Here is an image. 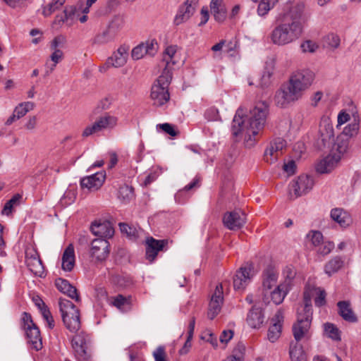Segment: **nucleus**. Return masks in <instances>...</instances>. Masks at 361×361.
I'll use <instances>...</instances> for the list:
<instances>
[{
    "mask_svg": "<svg viewBox=\"0 0 361 361\" xmlns=\"http://www.w3.org/2000/svg\"><path fill=\"white\" fill-rule=\"evenodd\" d=\"M268 114L269 105L265 102H257L247 115H245L243 108H238L232 121L233 135L237 137L245 131L248 137L246 142L252 145L255 141V137L264 127Z\"/></svg>",
    "mask_w": 361,
    "mask_h": 361,
    "instance_id": "obj_1",
    "label": "nucleus"
},
{
    "mask_svg": "<svg viewBox=\"0 0 361 361\" xmlns=\"http://www.w3.org/2000/svg\"><path fill=\"white\" fill-rule=\"evenodd\" d=\"M303 11V5L297 4L283 15L271 32V40L274 44L286 45L299 38L305 21Z\"/></svg>",
    "mask_w": 361,
    "mask_h": 361,
    "instance_id": "obj_2",
    "label": "nucleus"
},
{
    "mask_svg": "<svg viewBox=\"0 0 361 361\" xmlns=\"http://www.w3.org/2000/svg\"><path fill=\"white\" fill-rule=\"evenodd\" d=\"M314 73L310 69L293 73L288 82L283 84L276 92L274 100L277 106L286 108L302 97L303 93L312 85Z\"/></svg>",
    "mask_w": 361,
    "mask_h": 361,
    "instance_id": "obj_3",
    "label": "nucleus"
},
{
    "mask_svg": "<svg viewBox=\"0 0 361 361\" xmlns=\"http://www.w3.org/2000/svg\"><path fill=\"white\" fill-rule=\"evenodd\" d=\"M314 290V288H305L302 303L297 308V320L292 327L294 338H302L309 336L313 314L312 298Z\"/></svg>",
    "mask_w": 361,
    "mask_h": 361,
    "instance_id": "obj_4",
    "label": "nucleus"
},
{
    "mask_svg": "<svg viewBox=\"0 0 361 361\" xmlns=\"http://www.w3.org/2000/svg\"><path fill=\"white\" fill-rule=\"evenodd\" d=\"M171 80L172 73H170L167 68L162 71L161 74L154 81L150 93V97L154 106H161L169 101V86Z\"/></svg>",
    "mask_w": 361,
    "mask_h": 361,
    "instance_id": "obj_5",
    "label": "nucleus"
},
{
    "mask_svg": "<svg viewBox=\"0 0 361 361\" xmlns=\"http://www.w3.org/2000/svg\"><path fill=\"white\" fill-rule=\"evenodd\" d=\"M59 305L65 326L71 332L76 333L80 327L79 310L71 301L63 298L59 299Z\"/></svg>",
    "mask_w": 361,
    "mask_h": 361,
    "instance_id": "obj_6",
    "label": "nucleus"
},
{
    "mask_svg": "<svg viewBox=\"0 0 361 361\" xmlns=\"http://www.w3.org/2000/svg\"><path fill=\"white\" fill-rule=\"evenodd\" d=\"M124 23L125 20L123 16H114L109 22L106 28L95 35L93 39V44L101 45L114 42Z\"/></svg>",
    "mask_w": 361,
    "mask_h": 361,
    "instance_id": "obj_7",
    "label": "nucleus"
},
{
    "mask_svg": "<svg viewBox=\"0 0 361 361\" xmlns=\"http://www.w3.org/2000/svg\"><path fill=\"white\" fill-rule=\"evenodd\" d=\"M117 122V118L109 114H105L101 116L92 125L87 126L83 132L82 137H88L94 133L100 132L104 129L114 128Z\"/></svg>",
    "mask_w": 361,
    "mask_h": 361,
    "instance_id": "obj_8",
    "label": "nucleus"
},
{
    "mask_svg": "<svg viewBox=\"0 0 361 361\" xmlns=\"http://www.w3.org/2000/svg\"><path fill=\"white\" fill-rule=\"evenodd\" d=\"M246 223V214L240 209L226 212L223 216V224L231 231L239 230Z\"/></svg>",
    "mask_w": 361,
    "mask_h": 361,
    "instance_id": "obj_9",
    "label": "nucleus"
},
{
    "mask_svg": "<svg viewBox=\"0 0 361 361\" xmlns=\"http://www.w3.org/2000/svg\"><path fill=\"white\" fill-rule=\"evenodd\" d=\"M169 240H157L153 237H147L145 244V256L149 262H153L159 251H166L168 247Z\"/></svg>",
    "mask_w": 361,
    "mask_h": 361,
    "instance_id": "obj_10",
    "label": "nucleus"
},
{
    "mask_svg": "<svg viewBox=\"0 0 361 361\" xmlns=\"http://www.w3.org/2000/svg\"><path fill=\"white\" fill-rule=\"evenodd\" d=\"M105 179L106 172L104 171L94 173L80 179V188L82 190H87L88 192L97 191L102 186Z\"/></svg>",
    "mask_w": 361,
    "mask_h": 361,
    "instance_id": "obj_11",
    "label": "nucleus"
},
{
    "mask_svg": "<svg viewBox=\"0 0 361 361\" xmlns=\"http://www.w3.org/2000/svg\"><path fill=\"white\" fill-rule=\"evenodd\" d=\"M158 49L159 45L155 39L148 40L134 47L131 51V56L134 60H139L146 54L153 56L157 52Z\"/></svg>",
    "mask_w": 361,
    "mask_h": 361,
    "instance_id": "obj_12",
    "label": "nucleus"
},
{
    "mask_svg": "<svg viewBox=\"0 0 361 361\" xmlns=\"http://www.w3.org/2000/svg\"><path fill=\"white\" fill-rule=\"evenodd\" d=\"M90 255L95 258L97 262H104L109 255V243L102 238H97L92 240L91 244Z\"/></svg>",
    "mask_w": 361,
    "mask_h": 361,
    "instance_id": "obj_13",
    "label": "nucleus"
},
{
    "mask_svg": "<svg viewBox=\"0 0 361 361\" xmlns=\"http://www.w3.org/2000/svg\"><path fill=\"white\" fill-rule=\"evenodd\" d=\"M314 181L309 175H301L291 183V189L295 197H300L309 192L313 188Z\"/></svg>",
    "mask_w": 361,
    "mask_h": 361,
    "instance_id": "obj_14",
    "label": "nucleus"
},
{
    "mask_svg": "<svg viewBox=\"0 0 361 361\" xmlns=\"http://www.w3.org/2000/svg\"><path fill=\"white\" fill-rule=\"evenodd\" d=\"M277 281V275L271 269H268L263 274L262 281V301L265 305L270 302L269 294L273 290L272 288L276 286Z\"/></svg>",
    "mask_w": 361,
    "mask_h": 361,
    "instance_id": "obj_15",
    "label": "nucleus"
},
{
    "mask_svg": "<svg viewBox=\"0 0 361 361\" xmlns=\"http://www.w3.org/2000/svg\"><path fill=\"white\" fill-rule=\"evenodd\" d=\"M21 326L25 332L27 338H42L40 331L34 323L30 313L24 312L21 317Z\"/></svg>",
    "mask_w": 361,
    "mask_h": 361,
    "instance_id": "obj_16",
    "label": "nucleus"
},
{
    "mask_svg": "<svg viewBox=\"0 0 361 361\" xmlns=\"http://www.w3.org/2000/svg\"><path fill=\"white\" fill-rule=\"evenodd\" d=\"M128 52L125 47H119L116 51H115L111 56H110L104 63V65L100 68V71L103 69L109 68L110 67L119 68L124 66L127 61Z\"/></svg>",
    "mask_w": 361,
    "mask_h": 361,
    "instance_id": "obj_17",
    "label": "nucleus"
},
{
    "mask_svg": "<svg viewBox=\"0 0 361 361\" xmlns=\"http://www.w3.org/2000/svg\"><path fill=\"white\" fill-rule=\"evenodd\" d=\"M253 269L250 264L240 267L233 276V287L235 290H243L251 279L250 271Z\"/></svg>",
    "mask_w": 361,
    "mask_h": 361,
    "instance_id": "obj_18",
    "label": "nucleus"
},
{
    "mask_svg": "<svg viewBox=\"0 0 361 361\" xmlns=\"http://www.w3.org/2000/svg\"><path fill=\"white\" fill-rule=\"evenodd\" d=\"M334 140L333 126L328 123L320 126L319 135L316 141V146L322 150Z\"/></svg>",
    "mask_w": 361,
    "mask_h": 361,
    "instance_id": "obj_19",
    "label": "nucleus"
},
{
    "mask_svg": "<svg viewBox=\"0 0 361 361\" xmlns=\"http://www.w3.org/2000/svg\"><path fill=\"white\" fill-rule=\"evenodd\" d=\"M55 286L60 292L66 294L71 299L75 300L76 302L81 301L77 288L71 284L68 280L58 278L55 280Z\"/></svg>",
    "mask_w": 361,
    "mask_h": 361,
    "instance_id": "obj_20",
    "label": "nucleus"
},
{
    "mask_svg": "<svg viewBox=\"0 0 361 361\" xmlns=\"http://www.w3.org/2000/svg\"><path fill=\"white\" fill-rule=\"evenodd\" d=\"M25 262L29 270L35 276L42 277L44 274V269L39 255L35 252L31 255H26Z\"/></svg>",
    "mask_w": 361,
    "mask_h": 361,
    "instance_id": "obj_21",
    "label": "nucleus"
},
{
    "mask_svg": "<svg viewBox=\"0 0 361 361\" xmlns=\"http://www.w3.org/2000/svg\"><path fill=\"white\" fill-rule=\"evenodd\" d=\"M341 159L339 154H329L324 157L322 160L317 164L316 171L319 173H330L338 164Z\"/></svg>",
    "mask_w": 361,
    "mask_h": 361,
    "instance_id": "obj_22",
    "label": "nucleus"
},
{
    "mask_svg": "<svg viewBox=\"0 0 361 361\" xmlns=\"http://www.w3.org/2000/svg\"><path fill=\"white\" fill-rule=\"evenodd\" d=\"M330 216L343 228H346L353 224V218L350 214L343 208L332 209Z\"/></svg>",
    "mask_w": 361,
    "mask_h": 361,
    "instance_id": "obj_23",
    "label": "nucleus"
},
{
    "mask_svg": "<svg viewBox=\"0 0 361 361\" xmlns=\"http://www.w3.org/2000/svg\"><path fill=\"white\" fill-rule=\"evenodd\" d=\"M91 231L94 235L99 236L100 238H110L114 234V229L109 221L103 223H92L91 225Z\"/></svg>",
    "mask_w": 361,
    "mask_h": 361,
    "instance_id": "obj_24",
    "label": "nucleus"
},
{
    "mask_svg": "<svg viewBox=\"0 0 361 361\" xmlns=\"http://www.w3.org/2000/svg\"><path fill=\"white\" fill-rule=\"evenodd\" d=\"M338 314L342 319L350 323H355L357 321V317L354 313L351 303L348 300H341L337 302Z\"/></svg>",
    "mask_w": 361,
    "mask_h": 361,
    "instance_id": "obj_25",
    "label": "nucleus"
},
{
    "mask_svg": "<svg viewBox=\"0 0 361 361\" xmlns=\"http://www.w3.org/2000/svg\"><path fill=\"white\" fill-rule=\"evenodd\" d=\"M264 313L262 308L252 306L247 316V323L252 329H259L264 322Z\"/></svg>",
    "mask_w": 361,
    "mask_h": 361,
    "instance_id": "obj_26",
    "label": "nucleus"
},
{
    "mask_svg": "<svg viewBox=\"0 0 361 361\" xmlns=\"http://www.w3.org/2000/svg\"><path fill=\"white\" fill-rule=\"evenodd\" d=\"M210 10L216 21L223 23L227 17V9L224 0H212Z\"/></svg>",
    "mask_w": 361,
    "mask_h": 361,
    "instance_id": "obj_27",
    "label": "nucleus"
},
{
    "mask_svg": "<svg viewBox=\"0 0 361 361\" xmlns=\"http://www.w3.org/2000/svg\"><path fill=\"white\" fill-rule=\"evenodd\" d=\"M302 340H292L289 347L291 361H307V355L301 343Z\"/></svg>",
    "mask_w": 361,
    "mask_h": 361,
    "instance_id": "obj_28",
    "label": "nucleus"
},
{
    "mask_svg": "<svg viewBox=\"0 0 361 361\" xmlns=\"http://www.w3.org/2000/svg\"><path fill=\"white\" fill-rule=\"evenodd\" d=\"M71 345L78 359L86 360L90 358V343L87 340H71Z\"/></svg>",
    "mask_w": 361,
    "mask_h": 361,
    "instance_id": "obj_29",
    "label": "nucleus"
},
{
    "mask_svg": "<svg viewBox=\"0 0 361 361\" xmlns=\"http://www.w3.org/2000/svg\"><path fill=\"white\" fill-rule=\"evenodd\" d=\"M289 290L290 288L288 287L287 284H280L269 292V299L271 298V300L275 305H279L282 303Z\"/></svg>",
    "mask_w": 361,
    "mask_h": 361,
    "instance_id": "obj_30",
    "label": "nucleus"
},
{
    "mask_svg": "<svg viewBox=\"0 0 361 361\" xmlns=\"http://www.w3.org/2000/svg\"><path fill=\"white\" fill-rule=\"evenodd\" d=\"M75 264V252L73 247L70 245L64 250L62 256V269L66 271H71Z\"/></svg>",
    "mask_w": 361,
    "mask_h": 361,
    "instance_id": "obj_31",
    "label": "nucleus"
},
{
    "mask_svg": "<svg viewBox=\"0 0 361 361\" xmlns=\"http://www.w3.org/2000/svg\"><path fill=\"white\" fill-rule=\"evenodd\" d=\"M194 13L195 8H192L191 6L187 7L184 4L180 5L174 18L173 23L176 25H179L186 22L194 14Z\"/></svg>",
    "mask_w": 361,
    "mask_h": 361,
    "instance_id": "obj_32",
    "label": "nucleus"
},
{
    "mask_svg": "<svg viewBox=\"0 0 361 361\" xmlns=\"http://www.w3.org/2000/svg\"><path fill=\"white\" fill-rule=\"evenodd\" d=\"M111 304L122 312H128L132 309L131 296L126 297L118 294L113 298Z\"/></svg>",
    "mask_w": 361,
    "mask_h": 361,
    "instance_id": "obj_33",
    "label": "nucleus"
},
{
    "mask_svg": "<svg viewBox=\"0 0 361 361\" xmlns=\"http://www.w3.org/2000/svg\"><path fill=\"white\" fill-rule=\"evenodd\" d=\"M176 53V46H169L167 47L164 52L163 60L160 64V66H164L163 70H165L168 68V70L170 73H172V67L176 63V62L173 60V57Z\"/></svg>",
    "mask_w": 361,
    "mask_h": 361,
    "instance_id": "obj_34",
    "label": "nucleus"
},
{
    "mask_svg": "<svg viewBox=\"0 0 361 361\" xmlns=\"http://www.w3.org/2000/svg\"><path fill=\"white\" fill-rule=\"evenodd\" d=\"M344 264V260L338 256H336L329 260L324 266V271L328 276L338 271Z\"/></svg>",
    "mask_w": 361,
    "mask_h": 361,
    "instance_id": "obj_35",
    "label": "nucleus"
},
{
    "mask_svg": "<svg viewBox=\"0 0 361 361\" xmlns=\"http://www.w3.org/2000/svg\"><path fill=\"white\" fill-rule=\"evenodd\" d=\"M22 195L19 193L15 194L9 200H8L4 206L1 214L9 216L13 212V208L19 205Z\"/></svg>",
    "mask_w": 361,
    "mask_h": 361,
    "instance_id": "obj_36",
    "label": "nucleus"
},
{
    "mask_svg": "<svg viewBox=\"0 0 361 361\" xmlns=\"http://www.w3.org/2000/svg\"><path fill=\"white\" fill-rule=\"evenodd\" d=\"M133 188L128 185H121L118 192V197L123 202H129L134 196Z\"/></svg>",
    "mask_w": 361,
    "mask_h": 361,
    "instance_id": "obj_37",
    "label": "nucleus"
},
{
    "mask_svg": "<svg viewBox=\"0 0 361 361\" xmlns=\"http://www.w3.org/2000/svg\"><path fill=\"white\" fill-rule=\"evenodd\" d=\"M223 302L211 299L209 304L207 317L209 319H214L221 310Z\"/></svg>",
    "mask_w": 361,
    "mask_h": 361,
    "instance_id": "obj_38",
    "label": "nucleus"
},
{
    "mask_svg": "<svg viewBox=\"0 0 361 361\" xmlns=\"http://www.w3.org/2000/svg\"><path fill=\"white\" fill-rule=\"evenodd\" d=\"M324 331L329 338H341V332L334 324L328 322L324 324Z\"/></svg>",
    "mask_w": 361,
    "mask_h": 361,
    "instance_id": "obj_39",
    "label": "nucleus"
},
{
    "mask_svg": "<svg viewBox=\"0 0 361 361\" xmlns=\"http://www.w3.org/2000/svg\"><path fill=\"white\" fill-rule=\"evenodd\" d=\"M66 0H52L47 7H44L42 13L45 17L50 16L52 13L59 9L65 3Z\"/></svg>",
    "mask_w": 361,
    "mask_h": 361,
    "instance_id": "obj_40",
    "label": "nucleus"
},
{
    "mask_svg": "<svg viewBox=\"0 0 361 361\" xmlns=\"http://www.w3.org/2000/svg\"><path fill=\"white\" fill-rule=\"evenodd\" d=\"M282 324L280 321L274 323L269 326L267 338H279L281 336Z\"/></svg>",
    "mask_w": 361,
    "mask_h": 361,
    "instance_id": "obj_41",
    "label": "nucleus"
},
{
    "mask_svg": "<svg viewBox=\"0 0 361 361\" xmlns=\"http://www.w3.org/2000/svg\"><path fill=\"white\" fill-rule=\"evenodd\" d=\"M359 126V121L355 119V121L353 123L345 127L343 131V135L350 137L355 136L358 133Z\"/></svg>",
    "mask_w": 361,
    "mask_h": 361,
    "instance_id": "obj_42",
    "label": "nucleus"
},
{
    "mask_svg": "<svg viewBox=\"0 0 361 361\" xmlns=\"http://www.w3.org/2000/svg\"><path fill=\"white\" fill-rule=\"evenodd\" d=\"M279 154L275 148L270 144V146L264 152V159L267 162L273 163L276 161Z\"/></svg>",
    "mask_w": 361,
    "mask_h": 361,
    "instance_id": "obj_43",
    "label": "nucleus"
},
{
    "mask_svg": "<svg viewBox=\"0 0 361 361\" xmlns=\"http://www.w3.org/2000/svg\"><path fill=\"white\" fill-rule=\"evenodd\" d=\"M66 42V39L63 35H58L51 42L50 48L52 50H60L59 48H63Z\"/></svg>",
    "mask_w": 361,
    "mask_h": 361,
    "instance_id": "obj_44",
    "label": "nucleus"
},
{
    "mask_svg": "<svg viewBox=\"0 0 361 361\" xmlns=\"http://www.w3.org/2000/svg\"><path fill=\"white\" fill-rule=\"evenodd\" d=\"M41 314L47 323V326L50 329H53L55 326V322L49 309H44Z\"/></svg>",
    "mask_w": 361,
    "mask_h": 361,
    "instance_id": "obj_45",
    "label": "nucleus"
},
{
    "mask_svg": "<svg viewBox=\"0 0 361 361\" xmlns=\"http://www.w3.org/2000/svg\"><path fill=\"white\" fill-rule=\"evenodd\" d=\"M300 47L303 52H314L318 48V45L312 40H306L301 44Z\"/></svg>",
    "mask_w": 361,
    "mask_h": 361,
    "instance_id": "obj_46",
    "label": "nucleus"
},
{
    "mask_svg": "<svg viewBox=\"0 0 361 361\" xmlns=\"http://www.w3.org/2000/svg\"><path fill=\"white\" fill-rule=\"evenodd\" d=\"M157 128L161 129L164 133L171 136L174 137L177 135V131L174 129L173 126L170 123H165L162 124H158L157 126Z\"/></svg>",
    "mask_w": 361,
    "mask_h": 361,
    "instance_id": "obj_47",
    "label": "nucleus"
},
{
    "mask_svg": "<svg viewBox=\"0 0 361 361\" xmlns=\"http://www.w3.org/2000/svg\"><path fill=\"white\" fill-rule=\"evenodd\" d=\"M326 42L332 48H337L340 44V38L335 34H329L326 38Z\"/></svg>",
    "mask_w": 361,
    "mask_h": 361,
    "instance_id": "obj_48",
    "label": "nucleus"
},
{
    "mask_svg": "<svg viewBox=\"0 0 361 361\" xmlns=\"http://www.w3.org/2000/svg\"><path fill=\"white\" fill-rule=\"evenodd\" d=\"M120 230L122 233H125L128 236L130 237H135L136 236V230L134 228L130 227L126 223H120L119 224Z\"/></svg>",
    "mask_w": 361,
    "mask_h": 361,
    "instance_id": "obj_49",
    "label": "nucleus"
},
{
    "mask_svg": "<svg viewBox=\"0 0 361 361\" xmlns=\"http://www.w3.org/2000/svg\"><path fill=\"white\" fill-rule=\"evenodd\" d=\"M245 351V345L242 342H238L236 347L233 349V355L235 357H238L240 360L243 361Z\"/></svg>",
    "mask_w": 361,
    "mask_h": 361,
    "instance_id": "obj_50",
    "label": "nucleus"
},
{
    "mask_svg": "<svg viewBox=\"0 0 361 361\" xmlns=\"http://www.w3.org/2000/svg\"><path fill=\"white\" fill-rule=\"evenodd\" d=\"M155 361H167L166 359L165 349L163 346L158 347L153 353Z\"/></svg>",
    "mask_w": 361,
    "mask_h": 361,
    "instance_id": "obj_51",
    "label": "nucleus"
},
{
    "mask_svg": "<svg viewBox=\"0 0 361 361\" xmlns=\"http://www.w3.org/2000/svg\"><path fill=\"white\" fill-rule=\"evenodd\" d=\"M272 8L269 5V3H266L262 0L258 5L257 13L260 16H264Z\"/></svg>",
    "mask_w": 361,
    "mask_h": 361,
    "instance_id": "obj_52",
    "label": "nucleus"
},
{
    "mask_svg": "<svg viewBox=\"0 0 361 361\" xmlns=\"http://www.w3.org/2000/svg\"><path fill=\"white\" fill-rule=\"evenodd\" d=\"M314 304L317 307H322L326 304V292L324 290L319 289V293L314 298Z\"/></svg>",
    "mask_w": 361,
    "mask_h": 361,
    "instance_id": "obj_53",
    "label": "nucleus"
},
{
    "mask_svg": "<svg viewBox=\"0 0 361 361\" xmlns=\"http://www.w3.org/2000/svg\"><path fill=\"white\" fill-rule=\"evenodd\" d=\"M283 170L289 175H293L295 173L296 164L294 160H290L285 163L283 166Z\"/></svg>",
    "mask_w": 361,
    "mask_h": 361,
    "instance_id": "obj_54",
    "label": "nucleus"
},
{
    "mask_svg": "<svg viewBox=\"0 0 361 361\" xmlns=\"http://www.w3.org/2000/svg\"><path fill=\"white\" fill-rule=\"evenodd\" d=\"M311 240L314 245H318L323 240V235L320 231H311Z\"/></svg>",
    "mask_w": 361,
    "mask_h": 361,
    "instance_id": "obj_55",
    "label": "nucleus"
},
{
    "mask_svg": "<svg viewBox=\"0 0 361 361\" xmlns=\"http://www.w3.org/2000/svg\"><path fill=\"white\" fill-rule=\"evenodd\" d=\"M336 145L338 153L343 154L347 151L348 142V140H341L340 137H338Z\"/></svg>",
    "mask_w": 361,
    "mask_h": 361,
    "instance_id": "obj_56",
    "label": "nucleus"
},
{
    "mask_svg": "<svg viewBox=\"0 0 361 361\" xmlns=\"http://www.w3.org/2000/svg\"><path fill=\"white\" fill-rule=\"evenodd\" d=\"M211 299L221 301V302L224 301L223 287H222L221 284L217 285L216 286L214 293H213Z\"/></svg>",
    "mask_w": 361,
    "mask_h": 361,
    "instance_id": "obj_57",
    "label": "nucleus"
},
{
    "mask_svg": "<svg viewBox=\"0 0 361 361\" xmlns=\"http://www.w3.org/2000/svg\"><path fill=\"white\" fill-rule=\"evenodd\" d=\"M76 11H77V9L75 6H66V8L63 11V15L65 16V18H66L67 20L68 19L73 20Z\"/></svg>",
    "mask_w": 361,
    "mask_h": 361,
    "instance_id": "obj_58",
    "label": "nucleus"
},
{
    "mask_svg": "<svg viewBox=\"0 0 361 361\" xmlns=\"http://www.w3.org/2000/svg\"><path fill=\"white\" fill-rule=\"evenodd\" d=\"M27 347L35 349L36 351L41 350L43 347L42 340H27Z\"/></svg>",
    "mask_w": 361,
    "mask_h": 361,
    "instance_id": "obj_59",
    "label": "nucleus"
},
{
    "mask_svg": "<svg viewBox=\"0 0 361 361\" xmlns=\"http://www.w3.org/2000/svg\"><path fill=\"white\" fill-rule=\"evenodd\" d=\"M284 274L287 282L286 284L288 286L291 281L295 278V271L291 267H286L284 270Z\"/></svg>",
    "mask_w": 361,
    "mask_h": 361,
    "instance_id": "obj_60",
    "label": "nucleus"
},
{
    "mask_svg": "<svg viewBox=\"0 0 361 361\" xmlns=\"http://www.w3.org/2000/svg\"><path fill=\"white\" fill-rule=\"evenodd\" d=\"M334 244L332 242L326 243L322 247L319 249V252L322 255H326L331 252V251L334 249Z\"/></svg>",
    "mask_w": 361,
    "mask_h": 361,
    "instance_id": "obj_61",
    "label": "nucleus"
},
{
    "mask_svg": "<svg viewBox=\"0 0 361 361\" xmlns=\"http://www.w3.org/2000/svg\"><path fill=\"white\" fill-rule=\"evenodd\" d=\"M32 300L35 303V305L38 307V309L40 311V313L43 312L44 309H48V307L44 303V302L42 300V299L37 295L32 298Z\"/></svg>",
    "mask_w": 361,
    "mask_h": 361,
    "instance_id": "obj_62",
    "label": "nucleus"
},
{
    "mask_svg": "<svg viewBox=\"0 0 361 361\" xmlns=\"http://www.w3.org/2000/svg\"><path fill=\"white\" fill-rule=\"evenodd\" d=\"M218 114L219 112L216 109L210 108L206 111L204 115L208 120H216Z\"/></svg>",
    "mask_w": 361,
    "mask_h": 361,
    "instance_id": "obj_63",
    "label": "nucleus"
},
{
    "mask_svg": "<svg viewBox=\"0 0 361 361\" xmlns=\"http://www.w3.org/2000/svg\"><path fill=\"white\" fill-rule=\"evenodd\" d=\"M13 113L16 115L17 118H20L27 113V109L26 110L24 106L20 104L15 108Z\"/></svg>",
    "mask_w": 361,
    "mask_h": 361,
    "instance_id": "obj_64",
    "label": "nucleus"
}]
</instances>
